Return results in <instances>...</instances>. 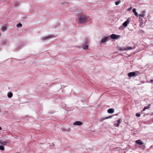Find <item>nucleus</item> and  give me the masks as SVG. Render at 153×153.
Instances as JSON below:
<instances>
[{
	"mask_svg": "<svg viewBox=\"0 0 153 153\" xmlns=\"http://www.w3.org/2000/svg\"><path fill=\"white\" fill-rule=\"evenodd\" d=\"M87 17L86 16L82 15L79 16V22L81 24H83L86 22Z\"/></svg>",
	"mask_w": 153,
	"mask_h": 153,
	"instance_id": "f257e3e1",
	"label": "nucleus"
},
{
	"mask_svg": "<svg viewBox=\"0 0 153 153\" xmlns=\"http://www.w3.org/2000/svg\"><path fill=\"white\" fill-rule=\"evenodd\" d=\"M139 32L141 33H143L145 32L144 31L142 30H139Z\"/></svg>",
	"mask_w": 153,
	"mask_h": 153,
	"instance_id": "c85d7f7f",
	"label": "nucleus"
},
{
	"mask_svg": "<svg viewBox=\"0 0 153 153\" xmlns=\"http://www.w3.org/2000/svg\"><path fill=\"white\" fill-rule=\"evenodd\" d=\"M69 4V3L68 2H67V4Z\"/></svg>",
	"mask_w": 153,
	"mask_h": 153,
	"instance_id": "c9c22d12",
	"label": "nucleus"
},
{
	"mask_svg": "<svg viewBox=\"0 0 153 153\" xmlns=\"http://www.w3.org/2000/svg\"><path fill=\"white\" fill-rule=\"evenodd\" d=\"M136 143L137 144L141 145L144 144L143 142L140 140H138L136 141Z\"/></svg>",
	"mask_w": 153,
	"mask_h": 153,
	"instance_id": "6e6552de",
	"label": "nucleus"
},
{
	"mask_svg": "<svg viewBox=\"0 0 153 153\" xmlns=\"http://www.w3.org/2000/svg\"><path fill=\"white\" fill-rule=\"evenodd\" d=\"M111 38L113 39H117L120 37V36L119 35H116L115 34H112L110 36Z\"/></svg>",
	"mask_w": 153,
	"mask_h": 153,
	"instance_id": "7ed1b4c3",
	"label": "nucleus"
},
{
	"mask_svg": "<svg viewBox=\"0 0 153 153\" xmlns=\"http://www.w3.org/2000/svg\"><path fill=\"white\" fill-rule=\"evenodd\" d=\"M17 48H18V49H19V47H17Z\"/></svg>",
	"mask_w": 153,
	"mask_h": 153,
	"instance_id": "e433bc0d",
	"label": "nucleus"
},
{
	"mask_svg": "<svg viewBox=\"0 0 153 153\" xmlns=\"http://www.w3.org/2000/svg\"><path fill=\"white\" fill-rule=\"evenodd\" d=\"M22 24L20 23H19L16 25V26L18 28H20L22 27Z\"/></svg>",
	"mask_w": 153,
	"mask_h": 153,
	"instance_id": "aec40b11",
	"label": "nucleus"
},
{
	"mask_svg": "<svg viewBox=\"0 0 153 153\" xmlns=\"http://www.w3.org/2000/svg\"><path fill=\"white\" fill-rule=\"evenodd\" d=\"M23 19H26V17H23L22 18Z\"/></svg>",
	"mask_w": 153,
	"mask_h": 153,
	"instance_id": "2f4dec72",
	"label": "nucleus"
},
{
	"mask_svg": "<svg viewBox=\"0 0 153 153\" xmlns=\"http://www.w3.org/2000/svg\"><path fill=\"white\" fill-rule=\"evenodd\" d=\"M121 3L120 1H116L115 3V4L116 5H118L120 3Z\"/></svg>",
	"mask_w": 153,
	"mask_h": 153,
	"instance_id": "5701e85b",
	"label": "nucleus"
},
{
	"mask_svg": "<svg viewBox=\"0 0 153 153\" xmlns=\"http://www.w3.org/2000/svg\"><path fill=\"white\" fill-rule=\"evenodd\" d=\"M7 27L6 26H4L2 27V30L3 31H4L5 30H6Z\"/></svg>",
	"mask_w": 153,
	"mask_h": 153,
	"instance_id": "b1692460",
	"label": "nucleus"
},
{
	"mask_svg": "<svg viewBox=\"0 0 153 153\" xmlns=\"http://www.w3.org/2000/svg\"><path fill=\"white\" fill-rule=\"evenodd\" d=\"M149 114L148 113L146 114V115H148Z\"/></svg>",
	"mask_w": 153,
	"mask_h": 153,
	"instance_id": "f704fd0d",
	"label": "nucleus"
},
{
	"mask_svg": "<svg viewBox=\"0 0 153 153\" xmlns=\"http://www.w3.org/2000/svg\"><path fill=\"white\" fill-rule=\"evenodd\" d=\"M1 129V128L0 126V130Z\"/></svg>",
	"mask_w": 153,
	"mask_h": 153,
	"instance_id": "72a5a7b5",
	"label": "nucleus"
},
{
	"mask_svg": "<svg viewBox=\"0 0 153 153\" xmlns=\"http://www.w3.org/2000/svg\"><path fill=\"white\" fill-rule=\"evenodd\" d=\"M19 4V1H17L15 3V5L16 6H17Z\"/></svg>",
	"mask_w": 153,
	"mask_h": 153,
	"instance_id": "bb28decb",
	"label": "nucleus"
},
{
	"mask_svg": "<svg viewBox=\"0 0 153 153\" xmlns=\"http://www.w3.org/2000/svg\"><path fill=\"white\" fill-rule=\"evenodd\" d=\"M136 10L135 8H134L133 9L132 11L134 13L135 15L136 16H137L138 15V14L137 13L136 11Z\"/></svg>",
	"mask_w": 153,
	"mask_h": 153,
	"instance_id": "2eb2a0df",
	"label": "nucleus"
},
{
	"mask_svg": "<svg viewBox=\"0 0 153 153\" xmlns=\"http://www.w3.org/2000/svg\"><path fill=\"white\" fill-rule=\"evenodd\" d=\"M113 116L112 115V116H110L109 117H106L105 118H103L102 119V120H105V119H108L109 118H111L112 117H113Z\"/></svg>",
	"mask_w": 153,
	"mask_h": 153,
	"instance_id": "a211bd4d",
	"label": "nucleus"
},
{
	"mask_svg": "<svg viewBox=\"0 0 153 153\" xmlns=\"http://www.w3.org/2000/svg\"><path fill=\"white\" fill-rule=\"evenodd\" d=\"M129 21L127 20L123 23V25L124 27H126L129 24Z\"/></svg>",
	"mask_w": 153,
	"mask_h": 153,
	"instance_id": "0eeeda50",
	"label": "nucleus"
},
{
	"mask_svg": "<svg viewBox=\"0 0 153 153\" xmlns=\"http://www.w3.org/2000/svg\"><path fill=\"white\" fill-rule=\"evenodd\" d=\"M118 49L120 51H126V48L124 47H119Z\"/></svg>",
	"mask_w": 153,
	"mask_h": 153,
	"instance_id": "ddd939ff",
	"label": "nucleus"
},
{
	"mask_svg": "<svg viewBox=\"0 0 153 153\" xmlns=\"http://www.w3.org/2000/svg\"><path fill=\"white\" fill-rule=\"evenodd\" d=\"M136 116L139 117L140 116V113H137L136 114Z\"/></svg>",
	"mask_w": 153,
	"mask_h": 153,
	"instance_id": "cd10ccee",
	"label": "nucleus"
},
{
	"mask_svg": "<svg viewBox=\"0 0 153 153\" xmlns=\"http://www.w3.org/2000/svg\"><path fill=\"white\" fill-rule=\"evenodd\" d=\"M114 112V109L113 108H110V109H108V111H107V112L108 113H110V114H112Z\"/></svg>",
	"mask_w": 153,
	"mask_h": 153,
	"instance_id": "1a4fd4ad",
	"label": "nucleus"
},
{
	"mask_svg": "<svg viewBox=\"0 0 153 153\" xmlns=\"http://www.w3.org/2000/svg\"><path fill=\"white\" fill-rule=\"evenodd\" d=\"M140 74V73L139 71H136L134 72H130L128 73L127 75L129 77H131L134 76H137Z\"/></svg>",
	"mask_w": 153,
	"mask_h": 153,
	"instance_id": "f03ea898",
	"label": "nucleus"
},
{
	"mask_svg": "<svg viewBox=\"0 0 153 153\" xmlns=\"http://www.w3.org/2000/svg\"><path fill=\"white\" fill-rule=\"evenodd\" d=\"M118 114H115V115H116V116H117L118 115Z\"/></svg>",
	"mask_w": 153,
	"mask_h": 153,
	"instance_id": "473e14b6",
	"label": "nucleus"
},
{
	"mask_svg": "<svg viewBox=\"0 0 153 153\" xmlns=\"http://www.w3.org/2000/svg\"><path fill=\"white\" fill-rule=\"evenodd\" d=\"M82 48L83 49L85 50H87L88 48V46L86 45H82Z\"/></svg>",
	"mask_w": 153,
	"mask_h": 153,
	"instance_id": "f3484780",
	"label": "nucleus"
},
{
	"mask_svg": "<svg viewBox=\"0 0 153 153\" xmlns=\"http://www.w3.org/2000/svg\"><path fill=\"white\" fill-rule=\"evenodd\" d=\"M4 147L3 146H0V149L1 150H4Z\"/></svg>",
	"mask_w": 153,
	"mask_h": 153,
	"instance_id": "4be33fe9",
	"label": "nucleus"
},
{
	"mask_svg": "<svg viewBox=\"0 0 153 153\" xmlns=\"http://www.w3.org/2000/svg\"><path fill=\"white\" fill-rule=\"evenodd\" d=\"M121 120V118L117 120V125H115L114 124L115 126L116 127H118L120 125V123Z\"/></svg>",
	"mask_w": 153,
	"mask_h": 153,
	"instance_id": "9d476101",
	"label": "nucleus"
},
{
	"mask_svg": "<svg viewBox=\"0 0 153 153\" xmlns=\"http://www.w3.org/2000/svg\"><path fill=\"white\" fill-rule=\"evenodd\" d=\"M145 13V11H143L141 13L139 14L138 16H139L143 17L144 16Z\"/></svg>",
	"mask_w": 153,
	"mask_h": 153,
	"instance_id": "f8f14e48",
	"label": "nucleus"
},
{
	"mask_svg": "<svg viewBox=\"0 0 153 153\" xmlns=\"http://www.w3.org/2000/svg\"><path fill=\"white\" fill-rule=\"evenodd\" d=\"M124 27L123 26H121L119 27V29L120 30H123L124 29Z\"/></svg>",
	"mask_w": 153,
	"mask_h": 153,
	"instance_id": "393cba45",
	"label": "nucleus"
},
{
	"mask_svg": "<svg viewBox=\"0 0 153 153\" xmlns=\"http://www.w3.org/2000/svg\"><path fill=\"white\" fill-rule=\"evenodd\" d=\"M132 9V7H129V8L127 10L128 11H129L131 10Z\"/></svg>",
	"mask_w": 153,
	"mask_h": 153,
	"instance_id": "c756f323",
	"label": "nucleus"
},
{
	"mask_svg": "<svg viewBox=\"0 0 153 153\" xmlns=\"http://www.w3.org/2000/svg\"><path fill=\"white\" fill-rule=\"evenodd\" d=\"M2 43L4 44H8V42L6 39L2 41Z\"/></svg>",
	"mask_w": 153,
	"mask_h": 153,
	"instance_id": "6ab92c4d",
	"label": "nucleus"
},
{
	"mask_svg": "<svg viewBox=\"0 0 153 153\" xmlns=\"http://www.w3.org/2000/svg\"><path fill=\"white\" fill-rule=\"evenodd\" d=\"M54 37V36L51 35V36H47L43 37L41 38V39L42 40L44 41V40H45L48 39H51V38H52Z\"/></svg>",
	"mask_w": 153,
	"mask_h": 153,
	"instance_id": "20e7f679",
	"label": "nucleus"
},
{
	"mask_svg": "<svg viewBox=\"0 0 153 153\" xmlns=\"http://www.w3.org/2000/svg\"><path fill=\"white\" fill-rule=\"evenodd\" d=\"M142 146L141 147H140L142 149H144L145 148V145L143 144V145H141Z\"/></svg>",
	"mask_w": 153,
	"mask_h": 153,
	"instance_id": "a878e982",
	"label": "nucleus"
},
{
	"mask_svg": "<svg viewBox=\"0 0 153 153\" xmlns=\"http://www.w3.org/2000/svg\"><path fill=\"white\" fill-rule=\"evenodd\" d=\"M109 37L108 36H105L102 39L100 43H105L108 40Z\"/></svg>",
	"mask_w": 153,
	"mask_h": 153,
	"instance_id": "39448f33",
	"label": "nucleus"
},
{
	"mask_svg": "<svg viewBox=\"0 0 153 153\" xmlns=\"http://www.w3.org/2000/svg\"><path fill=\"white\" fill-rule=\"evenodd\" d=\"M0 143L1 145H7V144L8 143V142L7 141H0Z\"/></svg>",
	"mask_w": 153,
	"mask_h": 153,
	"instance_id": "9b49d317",
	"label": "nucleus"
},
{
	"mask_svg": "<svg viewBox=\"0 0 153 153\" xmlns=\"http://www.w3.org/2000/svg\"><path fill=\"white\" fill-rule=\"evenodd\" d=\"M13 96V93L11 92H9L7 94V96L9 98H11Z\"/></svg>",
	"mask_w": 153,
	"mask_h": 153,
	"instance_id": "4468645a",
	"label": "nucleus"
},
{
	"mask_svg": "<svg viewBox=\"0 0 153 153\" xmlns=\"http://www.w3.org/2000/svg\"><path fill=\"white\" fill-rule=\"evenodd\" d=\"M74 125L76 126H81L82 124V122L79 121H76L75 122L74 124Z\"/></svg>",
	"mask_w": 153,
	"mask_h": 153,
	"instance_id": "423d86ee",
	"label": "nucleus"
},
{
	"mask_svg": "<svg viewBox=\"0 0 153 153\" xmlns=\"http://www.w3.org/2000/svg\"><path fill=\"white\" fill-rule=\"evenodd\" d=\"M150 82L151 83H153V79H151L150 80Z\"/></svg>",
	"mask_w": 153,
	"mask_h": 153,
	"instance_id": "7c9ffc66",
	"label": "nucleus"
},
{
	"mask_svg": "<svg viewBox=\"0 0 153 153\" xmlns=\"http://www.w3.org/2000/svg\"><path fill=\"white\" fill-rule=\"evenodd\" d=\"M151 104H149L148 105V106H145L142 111H144L147 109H149L150 108Z\"/></svg>",
	"mask_w": 153,
	"mask_h": 153,
	"instance_id": "dca6fc26",
	"label": "nucleus"
},
{
	"mask_svg": "<svg viewBox=\"0 0 153 153\" xmlns=\"http://www.w3.org/2000/svg\"><path fill=\"white\" fill-rule=\"evenodd\" d=\"M132 49H133L131 47H127L126 48V50H132Z\"/></svg>",
	"mask_w": 153,
	"mask_h": 153,
	"instance_id": "412c9836",
	"label": "nucleus"
}]
</instances>
